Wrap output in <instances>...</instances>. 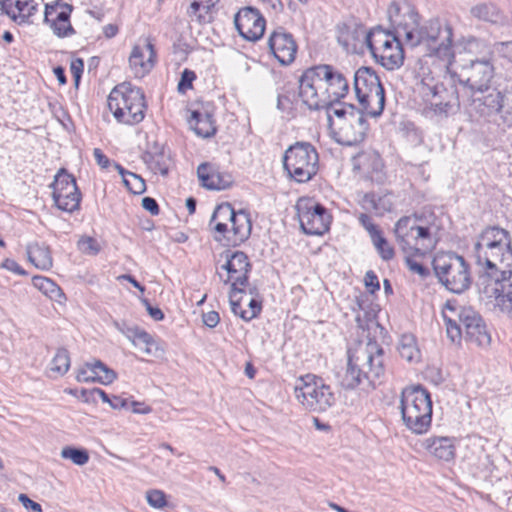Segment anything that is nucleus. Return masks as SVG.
<instances>
[{
	"label": "nucleus",
	"mask_w": 512,
	"mask_h": 512,
	"mask_svg": "<svg viewBox=\"0 0 512 512\" xmlns=\"http://www.w3.org/2000/svg\"><path fill=\"white\" fill-rule=\"evenodd\" d=\"M472 256L484 272L479 293L512 318V237L498 226L485 228L473 244Z\"/></svg>",
	"instance_id": "1"
},
{
	"label": "nucleus",
	"mask_w": 512,
	"mask_h": 512,
	"mask_svg": "<svg viewBox=\"0 0 512 512\" xmlns=\"http://www.w3.org/2000/svg\"><path fill=\"white\" fill-rule=\"evenodd\" d=\"M388 18L399 36L411 47H423L425 54L451 64L455 58L453 28L438 18L420 22V16L408 1H393L387 10Z\"/></svg>",
	"instance_id": "2"
},
{
	"label": "nucleus",
	"mask_w": 512,
	"mask_h": 512,
	"mask_svg": "<svg viewBox=\"0 0 512 512\" xmlns=\"http://www.w3.org/2000/svg\"><path fill=\"white\" fill-rule=\"evenodd\" d=\"M348 80L335 67L327 64L306 69L299 78V97L309 110L328 108L344 98Z\"/></svg>",
	"instance_id": "3"
},
{
	"label": "nucleus",
	"mask_w": 512,
	"mask_h": 512,
	"mask_svg": "<svg viewBox=\"0 0 512 512\" xmlns=\"http://www.w3.org/2000/svg\"><path fill=\"white\" fill-rule=\"evenodd\" d=\"M347 354V366L340 379L341 386L347 390L359 386L366 392L374 390L377 381L385 373L386 355L383 347L369 339L349 349Z\"/></svg>",
	"instance_id": "4"
},
{
	"label": "nucleus",
	"mask_w": 512,
	"mask_h": 512,
	"mask_svg": "<svg viewBox=\"0 0 512 512\" xmlns=\"http://www.w3.org/2000/svg\"><path fill=\"white\" fill-rule=\"evenodd\" d=\"M447 337L452 342L461 340L463 331L465 339L479 347H488L491 335L481 315L471 307L458 306L456 302L447 301L442 312Z\"/></svg>",
	"instance_id": "5"
},
{
	"label": "nucleus",
	"mask_w": 512,
	"mask_h": 512,
	"mask_svg": "<svg viewBox=\"0 0 512 512\" xmlns=\"http://www.w3.org/2000/svg\"><path fill=\"white\" fill-rule=\"evenodd\" d=\"M394 235L405 255L426 256L437 244L434 226L416 213L401 217L395 223Z\"/></svg>",
	"instance_id": "6"
},
{
	"label": "nucleus",
	"mask_w": 512,
	"mask_h": 512,
	"mask_svg": "<svg viewBox=\"0 0 512 512\" xmlns=\"http://www.w3.org/2000/svg\"><path fill=\"white\" fill-rule=\"evenodd\" d=\"M209 227L216 233L215 241L226 240L228 244L236 246L249 238L252 223L246 211H235L230 203L224 202L215 208Z\"/></svg>",
	"instance_id": "7"
},
{
	"label": "nucleus",
	"mask_w": 512,
	"mask_h": 512,
	"mask_svg": "<svg viewBox=\"0 0 512 512\" xmlns=\"http://www.w3.org/2000/svg\"><path fill=\"white\" fill-rule=\"evenodd\" d=\"M400 411L403 424L414 434H424L432 422V400L422 386L406 387L401 392Z\"/></svg>",
	"instance_id": "8"
},
{
	"label": "nucleus",
	"mask_w": 512,
	"mask_h": 512,
	"mask_svg": "<svg viewBox=\"0 0 512 512\" xmlns=\"http://www.w3.org/2000/svg\"><path fill=\"white\" fill-rule=\"evenodd\" d=\"M107 104L119 123L135 125L145 118L147 105L144 92L129 82L115 86L108 96Z\"/></svg>",
	"instance_id": "9"
},
{
	"label": "nucleus",
	"mask_w": 512,
	"mask_h": 512,
	"mask_svg": "<svg viewBox=\"0 0 512 512\" xmlns=\"http://www.w3.org/2000/svg\"><path fill=\"white\" fill-rule=\"evenodd\" d=\"M283 167L290 179L307 183L319 170V154L316 147L307 141L290 145L283 155Z\"/></svg>",
	"instance_id": "10"
},
{
	"label": "nucleus",
	"mask_w": 512,
	"mask_h": 512,
	"mask_svg": "<svg viewBox=\"0 0 512 512\" xmlns=\"http://www.w3.org/2000/svg\"><path fill=\"white\" fill-rule=\"evenodd\" d=\"M294 395L305 410L315 413L327 411L336 402L330 385L323 378L310 373L296 379Z\"/></svg>",
	"instance_id": "11"
},
{
	"label": "nucleus",
	"mask_w": 512,
	"mask_h": 512,
	"mask_svg": "<svg viewBox=\"0 0 512 512\" xmlns=\"http://www.w3.org/2000/svg\"><path fill=\"white\" fill-rule=\"evenodd\" d=\"M435 275L449 291L461 294L472 282L469 266L462 256L456 253L437 255L433 259Z\"/></svg>",
	"instance_id": "12"
},
{
	"label": "nucleus",
	"mask_w": 512,
	"mask_h": 512,
	"mask_svg": "<svg viewBox=\"0 0 512 512\" xmlns=\"http://www.w3.org/2000/svg\"><path fill=\"white\" fill-rule=\"evenodd\" d=\"M297 216L307 235H323L330 229L332 216L328 209L312 199H300L296 204Z\"/></svg>",
	"instance_id": "13"
},
{
	"label": "nucleus",
	"mask_w": 512,
	"mask_h": 512,
	"mask_svg": "<svg viewBox=\"0 0 512 512\" xmlns=\"http://www.w3.org/2000/svg\"><path fill=\"white\" fill-rule=\"evenodd\" d=\"M494 73L495 68L491 57L485 56L481 59H470L463 64L458 72V79L472 91L484 93V90H489Z\"/></svg>",
	"instance_id": "14"
},
{
	"label": "nucleus",
	"mask_w": 512,
	"mask_h": 512,
	"mask_svg": "<svg viewBox=\"0 0 512 512\" xmlns=\"http://www.w3.org/2000/svg\"><path fill=\"white\" fill-rule=\"evenodd\" d=\"M52 198L56 207L64 212L73 213L80 209L81 192L73 175L60 169L51 184Z\"/></svg>",
	"instance_id": "15"
},
{
	"label": "nucleus",
	"mask_w": 512,
	"mask_h": 512,
	"mask_svg": "<svg viewBox=\"0 0 512 512\" xmlns=\"http://www.w3.org/2000/svg\"><path fill=\"white\" fill-rule=\"evenodd\" d=\"M328 125L335 129V140L345 146H354L361 143L368 130V122L361 110H351L347 120L334 123L331 114H328Z\"/></svg>",
	"instance_id": "16"
},
{
	"label": "nucleus",
	"mask_w": 512,
	"mask_h": 512,
	"mask_svg": "<svg viewBox=\"0 0 512 512\" xmlns=\"http://www.w3.org/2000/svg\"><path fill=\"white\" fill-rule=\"evenodd\" d=\"M226 262L221 269L226 271V278L219 273L220 279L225 283H231L233 291L244 292L243 287L248 283V274L251 270V264L248 256L242 251H225L223 254Z\"/></svg>",
	"instance_id": "17"
},
{
	"label": "nucleus",
	"mask_w": 512,
	"mask_h": 512,
	"mask_svg": "<svg viewBox=\"0 0 512 512\" xmlns=\"http://www.w3.org/2000/svg\"><path fill=\"white\" fill-rule=\"evenodd\" d=\"M234 24L242 38L257 41L264 34L266 21L259 10L247 6L235 14Z\"/></svg>",
	"instance_id": "18"
},
{
	"label": "nucleus",
	"mask_w": 512,
	"mask_h": 512,
	"mask_svg": "<svg viewBox=\"0 0 512 512\" xmlns=\"http://www.w3.org/2000/svg\"><path fill=\"white\" fill-rule=\"evenodd\" d=\"M268 47L281 65L291 64L295 60L298 48L293 35L283 28L271 33Z\"/></svg>",
	"instance_id": "19"
},
{
	"label": "nucleus",
	"mask_w": 512,
	"mask_h": 512,
	"mask_svg": "<svg viewBox=\"0 0 512 512\" xmlns=\"http://www.w3.org/2000/svg\"><path fill=\"white\" fill-rule=\"evenodd\" d=\"M154 45L146 40L143 45H135L129 57V66L136 78H143L155 64Z\"/></svg>",
	"instance_id": "20"
},
{
	"label": "nucleus",
	"mask_w": 512,
	"mask_h": 512,
	"mask_svg": "<svg viewBox=\"0 0 512 512\" xmlns=\"http://www.w3.org/2000/svg\"><path fill=\"white\" fill-rule=\"evenodd\" d=\"M197 175L201 186L208 190H225L233 183L231 174L212 163H201L197 168Z\"/></svg>",
	"instance_id": "21"
},
{
	"label": "nucleus",
	"mask_w": 512,
	"mask_h": 512,
	"mask_svg": "<svg viewBox=\"0 0 512 512\" xmlns=\"http://www.w3.org/2000/svg\"><path fill=\"white\" fill-rule=\"evenodd\" d=\"M117 377L116 372L100 360L87 362L78 371V382H98L103 385L111 384Z\"/></svg>",
	"instance_id": "22"
},
{
	"label": "nucleus",
	"mask_w": 512,
	"mask_h": 512,
	"mask_svg": "<svg viewBox=\"0 0 512 512\" xmlns=\"http://www.w3.org/2000/svg\"><path fill=\"white\" fill-rule=\"evenodd\" d=\"M484 92L486 94L482 93L480 96L473 97L471 108L480 117L489 118L501 111L504 97L500 91L491 87H489V90H484Z\"/></svg>",
	"instance_id": "23"
},
{
	"label": "nucleus",
	"mask_w": 512,
	"mask_h": 512,
	"mask_svg": "<svg viewBox=\"0 0 512 512\" xmlns=\"http://www.w3.org/2000/svg\"><path fill=\"white\" fill-rule=\"evenodd\" d=\"M428 81H432V79L425 77L422 78V94L424 97L425 104H459L458 92L456 87L450 86L448 88L445 87L443 83L430 84Z\"/></svg>",
	"instance_id": "24"
},
{
	"label": "nucleus",
	"mask_w": 512,
	"mask_h": 512,
	"mask_svg": "<svg viewBox=\"0 0 512 512\" xmlns=\"http://www.w3.org/2000/svg\"><path fill=\"white\" fill-rule=\"evenodd\" d=\"M0 7L3 13L18 24L29 22L38 10L35 0H0Z\"/></svg>",
	"instance_id": "25"
},
{
	"label": "nucleus",
	"mask_w": 512,
	"mask_h": 512,
	"mask_svg": "<svg viewBox=\"0 0 512 512\" xmlns=\"http://www.w3.org/2000/svg\"><path fill=\"white\" fill-rule=\"evenodd\" d=\"M470 14L473 18L491 25L504 27L509 24L508 17L492 2H483L472 6Z\"/></svg>",
	"instance_id": "26"
},
{
	"label": "nucleus",
	"mask_w": 512,
	"mask_h": 512,
	"mask_svg": "<svg viewBox=\"0 0 512 512\" xmlns=\"http://www.w3.org/2000/svg\"><path fill=\"white\" fill-rule=\"evenodd\" d=\"M115 327L140 351L147 355H152V348L155 346V340L148 332L138 326H130L125 322H115Z\"/></svg>",
	"instance_id": "27"
},
{
	"label": "nucleus",
	"mask_w": 512,
	"mask_h": 512,
	"mask_svg": "<svg viewBox=\"0 0 512 512\" xmlns=\"http://www.w3.org/2000/svg\"><path fill=\"white\" fill-rule=\"evenodd\" d=\"M383 89L379 76L370 67H360L354 74V90L357 98Z\"/></svg>",
	"instance_id": "28"
},
{
	"label": "nucleus",
	"mask_w": 512,
	"mask_h": 512,
	"mask_svg": "<svg viewBox=\"0 0 512 512\" xmlns=\"http://www.w3.org/2000/svg\"><path fill=\"white\" fill-rule=\"evenodd\" d=\"M422 446L435 458L443 461H451L455 457L454 439L444 436L426 438Z\"/></svg>",
	"instance_id": "29"
},
{
	"label": "nucleus",
	"mask_w": 512,
	"mask_h": 512,
	"mask_svg": "<svg viewBox=\"0 0 512 512\" xmlns=\"http://www.w3.org/2000/svg\"><path fill=\"white\" fill-rule=\"evenodd\" d=\"M367 31L361 24H345L339 29L338 42L347 50H356L358 45H366Z\"/></svg>",
	"instance_id": "30"
},
{
	"label": "nucleus",
	"mask_w": 512,
	"mask_h": 512,
	"mask_svg": "<svg viewBox=\"0 0 512 512\" xmlns=\"http://www.w3.org/2000/svg\"><path fill=\"white\" fill-rule=\"evenodd\" d=\"M189 126L196 135L202 138H209L216 133V126L213 116L207 110H194L188 120Z\"/></svg>",
	"instance_id": "31"
},
{
	"label": "nucleus",
	"mask_w": 512,
	"mask_h": 512,
	"mask_svg": "<svg viewBox=\"0 0 512 512\" xmlns=\"http://www.w3.org/2000/svg\"><path fill=\"white\" fill-rule=\"evenodd\" d=\"M373 58L387 70L398 69L404 62V51L400 40L392 43L390 48H382Z\"/></svg>",
	"instance_id": "32"
},
{
	"label": "nucleus",
	"mask_w": 512,
	"mask_h": 512,
	"mask_svg": "<svg viewBox=\"0 0 512 512\" xmlns=\"http://www.w3.org/2000/svg\"><path fill=\"white\" fill-rule=\"evenodd\" d=\"M360 205L363 209L373 211L376 215L382 216L392 210L394 203L391 194L380 195L370 192L362 196Z\"/></svg>",
	"instance_id": "33"
},
{
	"label": "nucleus",
	"mask_w": 512,
	"mask_h": 512,
	"mask_svg": "<svg viewBox=\"0 0 512 512\" xmlns=\"http://www.w3.org/2000/svg\"><path fill=\"white\" fill-rule=\"evenodd\" d=\"M27 255L30 262L37 268L48 270L52 267V256L50 249L44 243H32L27 246Z\"/></svg>",
	"instance_id": "34"
},
{
	"label": "nucleus",
	"mask_w": 512,
	"mask_h": 512,
	"mask_svg": "<svg viewBox=\"0 0 512 512\" xmlns=\"http://www.w3.org/2000/svg\"><path fill=\"white\" fill-rule=\"evenodd\" d=\"M357 99L362 107L363 114L366 113L372 117H378L382 114L385 107L384 88L364 96L363 99L361 97Z\"/></svg>",
	"instance_id": "35"
},
{
	"label": "nucleus",
	"mask_w": 512,
	"mask_h": 512,
	"mask_svg": "<svg viewBox=\"0 0 512 512\" xmlns=\"http://www.w3.org/2000/svg\"><path fill=\"white\" fill-rule=\"evenodd\" d=\"M144 163L155 174L167 176L172 163L170 154L160 151L156 153L145 152L142 156Z\"/></svg>",
	"instance_id": "36"
},
{
	"label": "nucleus",
	"mask_w": 512,
	"mask_h": 512,
	"mask_svg": "<svg viewBox=\"0 0 512 512\" xmlns=\"http://www.w3.org/2000/svg\"><path fill=\"white\" fill-rule=\"evenodd\" d=\"M398 352L400 357L409 363H417L421 359V353L413 334L407 333L401 335L398 342Z\"/></svg>",
	"instance_id": "37"
},
{
	"label": "nucleus",
	"mask_w": 512,
	"mask_h": 512,
	"mask_svg": "<svg viewBox=\"0 0 512 512\" xmlns=\"http://www.w3.org/2000/svg\"><path fill=\"white\" fill-rule=\"evenodd\" d=\"M72 12V5L65 3L61 0H56L50 4H46L44 12V22L52 24L55 21L61 20L65 17H70Z\"/></svg>",
	"instance_id": "38"
},
{
	"label": "nucleus",
	"mask_w": 512,
	"mask_h": 512,
	"mask_svg": "<svg viewBox=\"0 0 512 512\" xmlns=\"http://www.w3.org/2000/svg\"><path fill=\"white\" fill-rule=\"evenodd\" d=\"M33 286L41 291L51 300L60 302L64 298L61 288L51 279L44 276H34L32 279Z\"/></svg>",
	"instance_id": "39"
},
{
	"label": "nucleus",
	"mask_w": 512,
	"mask_h": 512,
	"mask_svg": "<svg viewBox=\"0 0 512 512\" xmlns=\"http://www.w3.org/2000/svg\"><path fill=\"white\" fill-rule=\"evenodd\" d=\"M459 104L430 103L424 104L422 113L431 120H442L455 113Z\"/></svg>",
	"instance_id": "40"
},
{
	"label": "nucleus",
	"mask_w": 512,
	"mask_h": 512,
	"mask_svg": "<svg viewBox=\"0 0 512 512\" xmlns=\"http://www.w3.org/2000/svg\"><path fill=\"white\" fill-rule=\"evenodd\" d=\"M393 33L390 31H386L381 27H376L367 32L366 36V46L369 49L372 56H374L378 51H380L384 46L385 40L390 38Z\"/></svg>",
	"instance_id": "41"
},
{
	"label": "nucleus",
	"mask_w": 512,
	"mask_h": 512,
	"mask_svg": "<svg viewBox=\"0 0 512 512\" xmlns=\"http://www.w3.org/2000/svg\"><path fill=\"white\" fill-rule=\"evenodd\" d=\"M219 0H193L190 5V12L198 17L200 21L209 22Z\"/></svg>",
	"instance_id": "42"
},
{
	"label": "nucleus",
	"mask_w": 512,
	"mask_h": 512,
	"mask_svg": "<svg viewBox=\"0 0 512 512\" xmlns=\"http://www.w3.org/2000/svg\"><path fill=\"white\" fill-rule=\"evenodd\" d=\"M70 368V357L66 349H58L51 361V371L64 375Z\"/></svg>",
	"instance_id": "43"
},
{
	"label": "nucleus",
	"mask_w": 512,
	"mask_h": 512,
	"mask_svg": "<svg viewBox=\"0 0 512 512\" xmlns=\"http://www.w3.org/2000/svg\"><path fill=\"white\" fill-rule=\"evenodd\" d=\"M61 456L64 459H70L74 464L82 466L89 461V454L85 449L71 446L64 447L61 450Z\"/></svg>",
	"instance_id": "44"
},
{
	"label": "nucleus",
	"mask_w": 512,
	"mask_h": 512,
	"mask_svg": "<svg viewBox=\"0 0 512 512\" xmlns=\"http://www.w3.org/2000/svg\"><path fill=\"white\" fill-rule=\"evenodd\" d=\"M373 245L378 251L380 257L385 260H391L395 253L393 247L388 243L386 238L382 235V232L371 238Z\"/></svg>",
	"instance_id": "45"
},
{
	"label": "nucleus",
	"mask_w": 512,
	"mask_h": 512,
	"mask_svg": "<svg viewBox=\"0 0 512 512\" xmlns=\"http://www.w3.org/2000/svg\"><path fill=\"white\" fill-rule=\"evenodd\" d=\"M77 246L79 251L86 255H97L101 251V246L99 242L90 236H82L78 242Z\"/></svg>",
	"instance_id": "46"
},
{
	"label": "nucleus",
	"mask_w": 512,
	"mask_h": 512,
	"mask_svg": "<svg viewBox=\"0 0 512 512\" xmlns=\"http://www.w3.org/2000/svg\"><path fill=\"white\" fill-rule=\"evenodd\" d=\"M49 26L58 37H67L75 33V30L70 23V17H65L63 21H55Z\"/></svg>",
	"instance_id": "47"
},
{
	"label": "nucleus",
	"mask_w": 512,
	"mask_h": 512,
	"mask_svg": "<svg viewBox=\"0 0 512 512\" xmlns=\"http://www.w3.org/2000/svg\"><path fill=\"white\" fill-rule=\"evenodd\" d=\"M148 504L156 509L164 508L167 505L166 494L162 490L152 489L146 492Z\"/></svg>",
	"instance_id": "48"
},
{
	"label": "nucleus",
	"mask_w": 512,
	"mask_h": 512,
	"mask_svg": "<svg viewBox=\"0 0 512 512\" xmlns=\"http://www.w3.org/2000/svg\"><path fill=\"white\" fill-rule=\"evenodd\" d=\"M128 178L124 179V184L134 194H141L145 191L146 185L144 180L135 173H128Z\"/></svg>",
	"instance_id": "49"
},
{
	"label": "nucleus",
	"mask_w": 512,
	"mask_h": 512,
	"mask_svg": "<svg viewBox=\"0 0 512 512\" xmlns=\"http://www.w3.org/2000/svg\"><path fill=\"white\" fill-rule=\"evenodd\" d=\"M249 311H241L240 318L244 321H251L256 318L262 311V302L256 298H252L249 303Z\"/></svg>",
	"instance_id": "50"
},
{
	"label": "nucleus",
	"mask_w": 512,
	"mask_h": 512,
	"mask_svg": "<svg viewBox=\"0 0 512 512\" xmlns=\"http://www.w3.org/2000/svg\"><path fill=\"white\" fill-rule=\"evenodd\" d=\"M422 257L423 256L405 255V262L411 272L416 273L421 277H426L429 274V270L414 259Z\"/></svg>",
	"instance_id": "51"
},
{
	"label": "nucleus",
	"mask_w": 512,
	"mask_h": 512,
	"mask_svg": "<svg viewBox=\"0 0 512 512\" xmlns=\"http://www.w3.org/2000/svg\"><path fill=\"white\" fill-rule=\"evenodd\" d=\"M196 79V74L190 69H184L181 73V78L178 83V91L185 93L192 88L193 81Z\"/></svg>",
	"instance_id": "52"
},
{
	"label": "nucleus",
	"mask_w": 512,
	"mask_h": 512,
	"mask_svg": "<svg viewBox=\"0 0 512 512\" xmlns=\"http://www.w3.org/2000/svg\"><path fill=\"white\" fill-rule=\"evenodd\" d=\"M327 109V115L330 113L331 116H336L337 120H334V123H341L347 120V117L350 116L351 110H358L353 105H349L344 108H332L329 106Z\"/></svg>",
	"instance_id": "53"
},
{
	"label": "nucleus",
	"mask_w": 512,
	"mask_h": 512,
	"mask_svg": "<svg viewBox=\"0 0 512 512\" xmlns=\"http://www.w3.org/2000/svg\"><path fill=\"white\" fill-rule=\"evenodd\" d=\"M358 221L363 226V228L368 232L370 238H373L374 236L381 232L378 226L372 222L371 217L366 213H361L358 216Z\"/></svg>",
	"instance_id": "54"
},
{
	"label": "nucleus",
	"mask_w": 512,
	"mask_h": 512,
	"mask_svg": "<svg viewBox=\"0 0 512 512\" xmlns=\"http://www.w3.org/2000/svg\"><path fill=\"white\" fill-rule=\"evenodd\" d=\"M81 394L86 401H88L90 398L95 399L96 397L101 398L102 401L105 403H108V401H110V397L108 396V394L100 388H93L91 390L83 389L81 391Z\"/></svg>",
	"instance_id": "55"
},
{
	"label": "nucleus",
	"mask_w": 512,
	"mask_h": 512,
	"mask_svg": "<svg viewBox=\"0 0 512 512\" xmlns=\"http://www.w3.org/2000/svg\"><path fill=\"white\" fill-rule=\"evenodd\" d=\"M84 70V62L80 58L73 59L70 64V71L76 84L79 83Z\"/></svg>",
	"instance_id": "56"
},
{
	"label": "nucleus",
	"mask_w": 512,
	"mask_h": 512,
	"mask_svg": "<svg viewBox=\"0 0 512 512\" xmlns=\"http://www.w3.org/2000/svg\"><path fill=\"white\" fill-rule=\"evenodd\" d=\"M365 285L370 292H375L380 289V284L377 275L373 271H367L365 274Z\"/></svg>",
	"instance_id": "57"
},
{
	"label": "nucleus",
	"mask_w": 512,
	"mask_h": 512,
	"mask_svg": "<svg viewBox=\"0 0 512 512\" xmlns=\"http://www.w3.org/2000/svg\"><path fill=\"white\" fill-rule=\"evenodd\" d=\"M360 159L362 163L370 161L372 163V170L374 171H379L383 166L380 156L376 153L362 154Z\"/></svg>",
	"instance_id": "58"
},
{
	"label": "nucleus",
	"mask_w": 512,
	"mask_h": 512,
	"mask_svg": "<svg viewBox=\"0 0 512 512\" xmlns=\"http://www.w3.org/2000/svg\"><path fill=\"white\" fill-rule=\"evenodd\" d=\"M277 108L282 112H290L293 109V101L289 95L279 94Z\"/></svg>",
	"instance_id": "59"
},
{
	"label": "nucleus",
	"mask_w": 512,
	"mask_h": 512,
	"mask_svg": "<svg viewBox=\"0 0 512 512\" xmlns=\"http://www.w3.org/2000/svg\"><path fill=\"white\" fill-rule=\"evenodd\" d=\"M494 47L501 56L512 60V41L498 42Z\"/></svg>",
	"instance_id": "60"
},
{
	"label": "nucleus",
	"mask_w": 512,
	"mask_h": 512,
	"mask_svg": "<svg viewBox=\"0 0 512 512\" xmlns=\"http://www.w3.org/2000/svg\"><path fill=\"white\" fill-rule=\"evenodd\" d=\"M18 499L26 509L32 512H42L41 505L30 499L26 494H20Z\"/></svg>",
	"instance_id": "61"
},
{
	"label": "nucleus",
	"mask_w": 512,
	"mask_h": 512,
	"mask_svg": "<svg viewBox=\"0 0 512 512\" xmlns=\"http://www.w3.org/2000/svg\"><path fill=\"white\" fill-rule=\"evenodd\" d=\"M203 323L209 327L214 328L220 321V316L216 311H209L207 313H203L202 315Z\"/></svg>",
	"instance_id": "62"
},
{
	"label": "nucleus",
	"mask_w": 512,
	"mask_h": 512,
	"mask_svg": "<svg viewBox=\"0 0 512 512\" xmlns=\"http://www.w3.org/2000/svg\"><path fill=\"white\" fill-rule=\"evenodd\" d=\"M142 207L149 211L152 215H158L160 211L157 201L154 198L148 196L142 199Z\"/></svg>",
	"instance_id": "63"
},
{
	"label": "nucleus",
	"mask_w": 512,
	"mask_h": 512,
	"mask_svg": "<svg viewBox=\"0 0 512 512\" xmlns=\"http://www.w3.org/2000/svg\"><path fill=\"white\" fill-rule=\"evenodd\" d=\"M2 267L17 274V275H24L25 271L24 269L13 259L7 258L3 263Z\"/></svg>",
	"instance_id": "64"
}]
</instances>
